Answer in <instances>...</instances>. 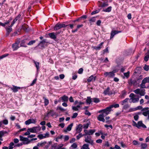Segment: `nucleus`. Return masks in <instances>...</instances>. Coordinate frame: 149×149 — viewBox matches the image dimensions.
Listing matches in <instances>:
<instances>
[{
    "label": "nucleus",
    "mask_w": 149,
    "mask_h": 149,
    "mask_svg": "<svg viewBox=\"0 0 149 149\" xmlns=\"http://www.w3.org/2000/svg\"><path fill=\"white\" fill-rule=\"evenodd\" d=\"M95 130H90L89 131L85 130H84L85 134V136L87 135H92L95 132Z\"/></svg>",
    "instance_id": "nucleus-8"
},
{
    "label": "nucleus",
    "mask_w": 149,
    "mask_h": 149,
    "mask_svg": "<svg viewBox=\"0 0 149 149\" xmlns=\"http://www.w3.org/2000/svg\"><path fill=\"white\" fill-rule=\"evenodd\" d=\"M110 88L108 87L104 91L103 93L105 95H112L113 94L112 92L110 91Z\"/></svg>",
    "instance_id": "nucleus-12"
},
{
    "label": "nucleus",
    "mask_w": 149,
    "mask_h": 149,
    "mask_svg": "<svg viewBox=\"0 0 149 149\" xmlns=\"http://www.w3.org/2000/svg\"><path fill=\"white\" fill-rule=\"evenodd\" d=\"M43 135L44 136L45 138L48 137L49 136V133L48 132H47L45 134H44Z\"/></svg>",
    "instance_id": "nucleus-51"
},
{
    "label": "nucleus",
    "mask_w": 149,
    "mask_h": 149,
    "mask_svg": "<svg viewBox=\"0 0 149 149\" xmlns=\"http://www.w3.org/2000/svg\"><path fill=\"white\" fill-rule=\"evenodd\" d=\"M140 79L137 78L134 80H131L130 81V83L132 84H133L134 85H136L140 82L139 81Z\"/></svg>",
    "instance_id": "nucleus-10"
},
{
    "label": "nucleus",
    "mask_w": 149,
    "mask_h": 149,
    "mask_svg": "<svg viewBox=\"0 0 149 149\" xmlns=\"http://www.w3.org/2000/svg\"><path fill=\"white\" fill-rule=\"evenodd\" d=\"M35 42H36V40H31V41H30L29 43H28L27 45H31L33 44Z\"/></svg>",
    "instance_id": "nucleus-48"
},
{
    "label": "nucleus",
    "mask_w": 149,
    "mask_h": 149,
    "mask_svg": "<svg viewBox=\"0 0 149 149\" xmlns=\"http://www.w3.org/2000/svg\"><path fill=\"white\" fill-rule=\"evenodd\" d=\"M145 84L149 83V77H146L142 80Z\"/></svg>",
    "instance_id": "nucleus-30"
},
{
    "label": "nucleus",
    "mask_w": 149,
    "mask_h": 149,
    "mask_svg": "<svg viewBox=\"0 0 149 149\" xmlns=\"http://www.w3.org/2000/svg\"><path fill=\"white\" fill-rule=\"evenodd\" d=\"M85 141L86 142L89 143L92 145L94 144L93 141L91 139V136L89 135L88 136L85 137Z\"/></svg>",
    "instance_id": "nucleus-5"
},
{
    "label": "nucleus",
    "mask_w": 149,
    "mask_h": 149,
    "mask_svg": "<svg viewBox=\"0 0 149 149\" xmlns=\"http://www.w3.org/2000/svg\"><path fill=\"white\" fill-rule=\"evenodd\" d=\"M12 27H10V26H9L8 27H6V28L7 33L6 35L8 36L9 35L10 33L12 31V29L11 28Z\"/></svg>",
    "instance_id": "nucleus-17"
},
{
    "label": "nucleus",
    "mask_w": 149,
    "mask_h": 149,
    "mask_svg": "<svg viewBox=\"0 0 149 149\" xmlns=\"http://www.w3.org/2000/svg\"><path fill=\"white\" fill-rule=\"evenodd\" d=\"M107 110L105 109L98 111L99 113H102V114L99 115L97 117V119L99 121H102L103 122H105V120L104 118L110 113L109 112H107Z\"/></svg>",
    "instance_id": "nucleus-1"
},
{
    "label": "nucleus",
    "mask_w": 149,
    "mask_h": 149,
    "mask_svg": "<svg viewBox=\"0 0 149 149\" xmlns=\"http://www.w3.org/2000/svg\"><path fill=\"white\" fill-rule=\"evenodd\" d=\"M59 33V32H52L49 33L48 34L49 36L52 39L55 40L56 38V36Z\"/></svg>",
    "instance_id": "nucleus-4"
},
{
    "label": "nucleus",
    "mask_w": 149,
    "mask_h": 149,
    "mask_svg": "<svg viewBox=\"0 0 149 149\" xmlns=\"http://www.w3.org/2000/svg\"><path fill=\"white\" fill-rule=\"evenodd\" d=\"M140 89L139 88H137L136 90H134V92L136 94H139V93L140 91Z\"/></svg>",
    "instance_id": "nucleus-46"
},
{
    "label": "nucleus",
    "mask_w": 149,
    "mask_h": 149,
    "mask_svg": "<svg viewBox=\"0 0 149 149\" xmlns=\"http://www.w3.org/2000/svg\"><path fill=\"white\" fill-rule=\"evenodd\" d=\"M69 100L70 102H74V100L73 99V98L72 96H70L69 98Z\"/></svg>",
    "instance_id": "nucleus-63"
},
{
    "label": "nucleus",
    "mask_w": 149,
    "mask_h": 149,
    "mask_svg": "<svg viewBox=\"0 0 149 149\" xmlns=\"http://www.w3.org/2000/svg\"><path fill=\"white\" fill-rule=\"evenodd\" d=\"M13 87H11L10 88L14 92H16L18 91V89H20V88L19 87H17L15 86H13Z\"/></svg>",
    "instance_id": "nucleus-16"
},
{
    "label": "nucleus",
    "mask_w": 149,
    "mask_h": 149,
    "mask_svg": "<svg viewBox=\"0 0 149 149\" xmlns=\"http://www.w3.org/2000/svg\"><path fill=\"white\" fill-rule=\"evenodd\" d=\"M50 114L52 116L54 115H56V112H54L53 110H51L48 112H47V116L48 115Z\"/></svg>",
    "instance_id": "nucleus-22"
},
{
    "label": "nucleus",
    "mask_w": 149,
    "mask_h": 149,
    "mask_svg": "<svg viewBox=\"0 0 149 149\" xmlns=\"http://www.w3.org/2000/svg\"><path fill=\"white\" fill-rule=\"evenodd\" d=\"M27 41L26 39H25L22 40L21 41V44H20V46L21 47H26L27 46L26 45H24L25 43L26 42V41Z\"/></svg>",
    "instance_id": "nucleus-27"
},
{
    "label": "nucleus",
    "mask_w": 149,
    "mask_h": 149,
    "mask_svg": "<svg viewBox=\"0 0 149 149\" xmlns=\"http://www.w3.org/2000/svg\"><path fill=\"white\" fill-rule=\"evenodd\" d=\"M46 143V141H44L43 142L38 143L37 144V146L39 147L43 146H44Z\"/></svg>",
    "instance_id": "nucleus-33"
},
{
    "label": "nucleus",
    "mask_w": 149,
    "mask_h": 149,
    "mask_svg": "<svg viewBox=\"0 0 149 149\" xmlns=\"http://www.w3.org/2000/svg\"><path fill=\"white\" fill-rule=\"evenodd\" d=\"M119 105L118 104H112L110 105L109 107H107L106 109L107 110V112L109 113L111 111V109L113 107L115 108H118L119 107ZM107 112V111H106Z\"/></svg>",
    "instance_id": "nucleus-3"
},
{
    "label": "nucleus",
    "mask_w": 149,
    "mask_h": 149,
    "mask_svg": "<svg viewBox=\"0 0 149 149\" xmlns=\"http://www.w3.org/2000/svg\"><path fill=\"white\" fill-rule=\"evenodd\" d=\"M130 107V106L128 104H126L124 106L123 108L124 109H127Z\"/></svg>",
    "instance_id": "nucleus-64"
},
{
    "label": "nucleus",
    "mask_w": 149,
    "mask_h": 149,
    "mask_svg": "<svg viewBox=\"0 0 149 149\" xmlns=\"http://www.w3.org/2000/svg\"><path fill=\"white\" fill-rule=\"evenodd\" d=\"M17 21V19H15L13 20L12 23H11L10 27H12L14 25V24Z\"/></svg>",
    "instance_id": "nucleus-61"
},
{
    "label": "nucleus",
    "mask_w": 149,
    "mask_h": 149,
    "mask_svg": "<svg viewBox=\"0 0 149 149\" xmlns=\"http://www.w3.org/2000/svg\"><path fill=\"white\" fill-rule=\"evenodd\" d=\"M83 71V69L82 68H80L78 70V73L79 74H81L82 73Z\"/></svg>",
    "instance_id": "nucleus-59"
},
{
    "label": "nucleus",
    "mask_w": 149,
    "mask_h": 149,
    "mask_svg": "<svg viewBox=\"0 0 149 149\" xmlns=\"http://www.w3.org/2000/svg\"><path fill=\"white\" fill-rule=\"evenodd\" d=\"M31 142L30 140H29V139L27 141H25L23 142V144H28L29 143Z\"/></svg>",
    "instance_id": "nucleus-58"
},
{
    "label": "nucleus",
    "mask_w": 149,
    "mask_h": 149,
    "mask_svg": "<svg viewBox=\"0 0 149 149\" xmlns=\"http://www.w3.org/2000/svg\"><path fill=\"white\" fill-rule=\"evenodd\" d=\"M20 39H19L15 43L13 44L12 47L13 49V50H15L19 48L18 45L20 42Z\"/></svg>",
    "instance_id": "nucleus-6"
},
{
    "label": "nucleus",
    "mask_w": 149,
    "mask_h": 149,
    "mask_svg": "<svg viewBox=\"0 0 149 149\" xmlns=\"http://www.w3.org/2000/svg\"><path fill=\"white\" fill-rule=\"evenodd\" d=\"M142 114L145 116H148L147 119L149 120V110L143 112Z\"/></svg>",
    "instance_id": "nucleus-28"
},
{
    "label": "nucleus",
    "mask_w": 149,
    "mask_h": 149,
    "mask_svg": "<svg viewBox=\"0 0 149 149\" xmlns=\"http://www.w3.org/2000/svg\"><path fill=\"white\" fill-rule=\"evenodd\" d=\"M92 100L93 101L96 103H98L100 101L99 99L98 98H92Z\"/></svg>",
    "instance_id": "nucleus-36"
},
{
    "label": "nucleus",
    "mask_w": 149,
    "mask_h": 149,
    "mask_svg": "<svg viewBox=\"0 0 149 149\" xmlns=\"http://www.w3.org/2000/svg\"><path fill=\"white\" fill-rule=\"evenodd\" d=\"M73 125V123L70 124L68 126L66 130H64V132H67V131H70L71 130L72 128Z\"/></svg>",
    "instance_id": "nucleus-19"
},
{
    "label": "nucleus",
    "mask_w": 149,
    "mask_h": 149,
    "mask_svg": "<svg viewBox=\"0 0 149 149\" xmlns=\"http://www.w3.org/2000/svg\"><path fill=\"white\" fill-rule=\"evenodd\" d=\"M85 113L86 115H87L88 116H90L91 115V113L89 112L87 110H86Z\"/></svg>",
    "instance_id": "nucleus-60"
},
{
    "label": "nucleus",
    "mask_w": 149,
    "mask_h": 149,
    "mask_svg": "<svg viewBox=\"0 0 149 149\" xmlns=\"http://www.w3.org/2000/svg\"><path fill=\"white\" fill-rule=\"evenodd\" d=\"M36 122V120L33 119H30L25 122V124L26 125H28L31 123H35Z\"/></svg>",
    "instance_id": "nucleus-11"
},
{
    "label": "nucleus",
    "mask_w": 149,
    "mask_h": 149,
    "mask_svg": "<svg viewBox=\"0 0 149 149\" xmlns=\"http://www.w3.org/2000/svg\"><path fill=\"white\" fill-rule=\"evenodd\" d=\"M85 136V135L84 134H82L81 133H79L78 135H77L76 136L77 139L78 140L81 137Z\"/></svg>",
    "instance_id": "nucleus-42"
},
{
    "label": "nucleus",
    "mask_w": 149,
    "mask_h": 149,
    "mask_svg": "<svg viewBox=\"0 0 149 149\" xmlns=\"http://www.w3.org/2000/svg\"><path fill=\"white\" fill-rule=\"evenodd\" d=\"M103 43V42H102L98 46L95 47L94 48L96 50H100L102 48Z\"/></svg>",
    "instance_id": "nucleus-25"
},
{
    "label": "nucleus",
    "mask_w": 149,
    "mask_h": 149,
    "mask_svg": "<svg viewBox=\"0 0 149 149\" xmlns=\"http://www.w3.org/2000/svg\"><path fill=\"white\" fill-rule=\"evenodd\" d=\"M48 42L46 39H44L40 42V43L38 45V46H40V48H44L45 47V43H48Z\"/></svg>",
    "instance_id": "nucleus-9"
},
{
    "label": "nucleus",
    "mask_w": 149,
    "mask_h": 149,
    "mask_svg": "<svg viewBox=\"0 0 149 149\" xmlns=\"http://www.w3.org/2000/svg\"><path fill=\"white\" fill-rule=\"evenodd\" d=\"M129 100L128 98H126L124 100L122 101L121 104L122 105H123L125 103L127 102Z\"/></svg>",
    "instance_id": "nucleus-50"
},
{
    "label": "nucleus",
    "mask_w": 149,
    "mask_h": 149,
    "mask_svg": "<svg viewBox=\"0 0 149 149\" xmlns=\"http://www.w3.org/2000/svg\"><path fill=\"white\" fill-rule=\"evenodd\" d=\"M40 129V128L37 127H34L32 128H30L28 129L30 132L36 133Z\"/></svg>",
    "instance_id": "nucleus-7"
},
{
    "label": "nucleus",
    "mask_w": 149,
    "mask_h": 149,
    "mask_svg": "<svg viewBox=\"0 0 149 149\" xmlns=\"http://www.w3.org/2000/svg\"><path fill=\"white\" fill-rule=\"evenodd\" d=\"M108 6V4L106 3H103L101 5V6L102 7H105Z\"/></svg>",
    "instance_id": "nucleus-55"
},
{
    "label": "nucleus",
    "mask_w": 149,
    "mask_h": 149,
    "mask_svg": "<svg viewBox=\"0 0 149 149\" xmlns=\"http://www.w3.org/2000/svg\"><path fill=\"white\" fill-rule=\"evenodd\" d=\"M143 69L145 70L148 71L149 70V66L145 65L143 67Z\"/></svg>",
    "instance_id": "nucleus-56"
},
{
    "label": "nucleus",
    "mask_w": 149,
    "mask_h": 149,
    "mask_svg": "<svg viewBox=\"0 0 149 149\" xmlns=\"http://www.w3.org/2000/svg\"><path fill=\"white\" fill-rule=\"evenodd\" d=\"M43 99L44 100L45 105V106L47 105L49 103V100L44 97H43Z\"/></svg>",
    "instance_id": "nucleus-34"
},
{
    "label": "nucleus",
    "mask_w": 149,
    "mask_h": 149,
    "mask_svg": "<svg viewBox=\"0 0 149 149\" xmlns=\"http://www.w3.org/2000/svg\"><path fill=\"white\" fill-rule=\"evenodd\" d=\"M38 138L40 139H42L45 138L43 135L42 134H40L38 136Z\"/></svg>",
    "instance_id": "nucleus-47"
},
{
    "label": "nucleus",
    "mask_w": 149,
    "mask_h": 149,
    "mask_svg": "<svg viewBox=\"0 0 149 149\" xmlns=\"http://www.w3.org/2000/svg\"><path fill=\"white\" fill-rule=\"evenodd\" d=\"M92 101V99L90 97H87V100H86V102L87 103L90 104Z\"/></svg>",
    "instance_id": "nucleus-35"
},
{
    "label": "nucleus",
    "mask_w": 149,
    "mask_h": 149,
    "mask_svg": "<svg viewBox=\"0 0 149 149\" xmlns=\"http://www.w3.org/2000/svg\"><path fill=\"white\" fill-rule=\"evenodd\" d=\"M2 122V123H3L4 125H7L8 124V121L7 119L4 120Z\"/></svg>",
    "instance_id": "nucleus-53"
},
{
    "label": "nucleus",
    "mask_w": 149,
    "mask_h": 149,
    "mask_svg": "<svg viewBox=\"0 0 149 149\" xmlns=\"http://www.w3.org/2000/svg\"><path fill=\"white\" fill-rule=\"evenodd\" d=\"M132 102L133 103H136L139 101V97L135 98L134 97L133 98H132Z\"/></svg>",
    "instance_id": "nucleus-32"
},
{
    "label": "nucleus",
    "mask_w": 149,
    "mask_h": 149,
    "mask_svg": "<svg viewBox=\"0 0 149 149\" xmlns=\"http://www.w3.org/2000/svg\"><path fill=\"white\" fill-rule=\"evenodd\" d=\"M146 56L144 58V60L146 61H148L149 58V50L148 51V52L146 54Z\"/></svg>",
    "instance_id": "nucleus-24"
},
{
    "label": "nucleus",
    "mask_w": 149,
    "mask_h": 149,
    "mask_svg": "<svg viewBox=\"0 0 149 149\" xmlns=\"http://www.w3.org/2000/svg\"><path fill=\"white\" fill-rule=\"evenodd\" d=\"M145 85V84L143 81H142L140 85V88H146Z\"/></svg>",
    "instance_id": "nucleus-39"
},
{
    "label": "nucleus",
    "mask_w": 149,
    "mask_h": 149,
    "mask_svg": "<svg viewBox=\"0 0 149 149\" xmlns=\"http://www.w3.org/2000/svg\"><path fill=\"white\" fill-rule=\"evenodd\" d=\"M9 54H5L2 55L1 56H0V60L7 56Z\"/></svg>",
    "instance_id": "nucleus-45"
},
{
    "label": "nucleus",
    "mask_w": 149,
    "mask_h": 149,
    "mask_svg": "<svg viewBox=\"0 0 149 149\" xmlns=\"http://www.w3.org/2000/svg\"><path fill=\"white\" fill-rule=\"evenodd\" d=\"M5 133L4 131H0V140L2 141L3 139H2L1 137L4 135Z\"/></svg>",
    "instance_id": "nucleus-41"
},
{
    "label": "nucleus",
    "mask_w": 149,
    "mask_h": 149,
    "mask_svg": "<svg viewBox=\"0 0 149 149\" xmlns=\"http://www.w3.org/2000/svg\"><path fill=\"white\" fill-rule=\"evenodd\" d=\"M145 91V89L140 90L139 94L141 96L144 95L146 94Z\"/></svg>",
    "instance_id": "nucleus-31"
},
{
    "label": "nucleus",
    "mask_w": 149,
    "mask_h": 149,
    "mask_svg": "<svg viewBox=\"0 0 149 149\" xmlns=\"http://www.w3.org/2000/svg\"><path fill=\"white\" fill-rule=\"evenodd\" d=\"M33 61L35 65V66L37 70H38L40 68L39 63L38 62L34 60H33Z\"/></svg>",
    "instance_id": "nucleus-29"
},
{
    "label": "nucleus",
    "mask_w": 149,
    "mask_h": 149,
    "mask_svg": "<svg viewBox=\"0 0 149 149\" xmlns=\"http://www.w3.org/2000/svg\"><path fill=\"white\" fill-rule=\"evenodd\" d=\"M129 96L131 97L130 99L132 100V98H133L134 97H135L136 96V95L133 93H131L130 95Z\"/></svg>",
    "instance_id": "nucleus-57"
},
{
    "label": "nucleus",
    "mask_w": 149,
    "mask_h": 149,
    "mask_svg": "<svg viewBox=\"0 0 149 149\" xmlns=\"http://www.w3.org/2000/svg\"><path fill=\"white\" fill-rule=\"evenodd\" d=\"M67 26V25H65L64 24L57 23L56 24L54 28L55 30H57L60 29L62 28L65 27Z\"/></svg>",
    "instance_id": "nucleus-2"
},
{
    "label": "nucleus",
    "mask_w": 149,
    "mask_h": 149,
    "mask_svg": "<svg viewBox=\"0 0 149 149\" xmlns=\"http://www.w3.org/2000/svg\"><path fill=\"white\" fill-rule=\"evenodd\" d=\"M61 98L63 102H68V96H66L65 95L63 96L62 97H61L59 99Z\"/></svg>",
    "instance_id": "nucleus-21"
},
{
    "label": "nucleus",
    "mask_w": 149,
    "mask_h": 149,
    "mask_svg": "<svg viewBox=\"0 0 149 149\" xmlns=\"http://www.w3.org/2000/svg\"><path fill=\"white\" fill-rule=\"evenodd\" d=\"M95 77H94L93 75H92L90 76L87 79V81L88 82H90L92 81L93 80L94 81L95 80Z\"/></svg>",
    "instance_id": "nucleus-20"
},
{
    "label": "nucleus",
    "mask_w": 149,
    "mask_h": 149,
    "mask_svg": "<svg viewBox=\"0 0 149 149\" xmlns=\"http://www.w3.org/2000/svg\"><path fill=\"white\" fill-rule=\"evenodd\" d=\"M104 75L106 77L108 76L109 77H112L113 76V73H112L111 72H106L104 73Z\"/></svg>",
    "instance_id": "nucleus-18"
},
{
    "label": "nucleus",
    "mask_w": 149,
    "mask_h": 149,
    "mask_svg": "<svg viewBox=\"0 0 149 149\" xmlns=\"http://www.w3.org/2000/svg\"><path fill=\"white\" fill-rule=\"evenodd\" d=\"M142 106H139L133 109H130V111H134L138 109H142Z\"/></svg>",
    "instance_id": "nucleus-23"
},
{
    "label": "nucleus",
    "mask_w": 149,
    "mask_h": 149,
    "mask_svg": "<svg viewBox=\"0 0 149 149\" xmlns=\"http://www.w3.org/2000/svg\"><path fill=\"white\" fill-rule=\"evenodd\" d=\"M77 146V143H74L72 145L71 147L74 148H76Z\"/></svg>",
    "instance_id": "nucleus-52"
},
{
    "label": "nucleus",
    "mask_w": 149,
    "mask_h": 149,
    "mask_svg": "<svg viewBox=\"0 0 149 149\" xmlns=\"http://www.w3.org/2000/svg\"><path fill=\"white\" fill-rule=\"evenodd\" d=\"M90 124V123H88L86 124H84L83 125V127L85 129H86L88 128L89 125Z\"/></svg>",
    "instance_id": "nucleus-43"
},
{
    "label": "nucleus",
    "mask_w": 149,
    "mask_h": 149,
    "mask_svg": "<svg viewBox=\"0 0 149 149\" xmlns=\"http://www.w3.org/2000/svg\"><path fill=\"white\" fill-rule=\"evenodd\" d=\"M111 7L109 6L108 7V8H106V9H104L103 10V11L105 12H110L111 10Z\"/></svg>",
    "instance_id": "nucleus-40"
},
{
    "label": "nucleus",
    "mask_w": 149,
    "mask_h": 149,
    "mask_svg": "<svg viewBox=\"0 0 149 149\" xmlns=\"http://www.w3.org/2000/svg\"><path fill=\"white\" fill-rule=\"evenodd\" d=\"M121 32V31H119L114 30L112 31L111 33L110 38H113L114 36L116 34H117Z\"/></svg>",
    "instance_id": "nucleus-15"
},
{
    "label": "nucleus",
    "mask_w": 149,
    "mask_h": 149,
    "mask_svg": "<svg viewBox=\"0 0 149 149\" xmlns=\"http://www.w3.org/2000/svg\"><path fill=\"white\" fill-rule=\"evenodd\" d=\"M82 126L81 124H79L76 128V132L75 134L80 133L82 130Z\"/></svg>",
    "instance_id": "nucleus-13"
},
{
    "label": "nucleus",
    "mask_w": 149,
    "mask_h": 149,
    "mask_svg": "<svg viewBox=\"0 0 149 149\" xmlns=\"http://www.w3.org/2000/svg\"><path fill=\"white\" fill-rule=\"evenodd\" d=\"M78 115V113H73L72 116V118H74L77 117Z\"/></svg>",
    "instance_id": "nucleus-62"
},
{
    "label": "nucleus",
    "mask_w": 149,
    "mask_h": 149,
    "mask_svg": "<svg viewBox=\"0 0 149 149\" xmlns=\"http://www.w3.org/2000/svg\"><path fill=\"white\" fill-rule=\"evenodd\" d=\"M14 145V144L13 142H11L10 143L8 149H12L13 147V146Z\"/></svg>",
    "instance_id": "nucleus-44"
},
{
    "label": "nucleus",
    "mask_w": 149,
    "mask_h": 149,
    "mask_svg": "<svg viewBox=\"0 0 149 149\" xmlns=\"http://www.w3.org/2000/svg\"><path fill=\"white\" fill-rule=\"evenodd\" d=\"M140 127H142L143 128H146V126L142 123V121H139L137 123V127L139 129Z\"/></svg>",
    "instance_id": "nucleus-14"
},
{
    "label": "nucleus",
    "mask_w": 149,
    "mask_h": 149,
    "mask_svg": "<svg viewBox=\"0 0 149 149\" xmlns=\"http://www.w3.org/2000/svg\"><path fill=\"white\" fill-rule=\"evenodd\" d=\"M100 11V10H97L94 11H93L91 13V14L92 15H93L94 14H96L98 13H99Z\"/></svg>",
    "instance_id": "nucleus-54"
},
{
    "label": "nucleus",
    "mask_w": 149,
    "mask_h": 149,
    "mask_svg": "<svg viewBox=\"0 0 149 149\" xmlns=\"http://www.w3.org/2000/svg\"><path fill=\"white\" fill-rule=\"evenodd\" d=\"M147 146V144L145 143H143L141 144V149H145Z\"/></svg>",
    "instance_id": "nucleus-38"
},
{
    "label": "nucleus",
    "mask_w": 149,
    "mask_h": 149,
    "mask_svg": "<svg viewBox=\"0 0 149 149\" xmlns=\"http://www.w3.org/2000/svg\"><path fill=\"white\" fill-rule=\"evenodd\" d=\"M88 148H89L88 147V145L87 144H85L83 145L81 149H88Z\"/></svg>",
    "instance_id": "nucleus-37"
},
{
    "label": "nucleus",
    "mask_w": 149,
    "mask_h": 149,
    "mask_svg": "<svg viewBox=\"0 0 149 149\" xmlns=\"http://www.w3.org/2000/svg\"><path fill=\"white\" fill-rule=\"evenodd\" d=\"M96 20V18L95 17H93L90 19L89 21L90 24H92L94 22H95Z\"/></svg>",
    "instance_id": "nucleus-26"
},
{
    "label": "nucleus",
    "mask_w": 149,
    "mask_h": 149,
    "mask_svg": "<svg viewBox=\"0 0 149 149\" xmlns=\"http://www.w3.org/2000/svg\"><path fill=\"white\" fill-rule=\"evenodd\" d=\"M130 72H127L124 73V75L127 78H128L129 77Z\"/></svg>",
    "instance_id": "nucleus-49"
}]
</instances>
